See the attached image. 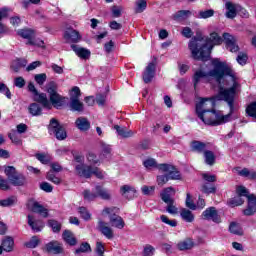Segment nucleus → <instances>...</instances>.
Masks as SVG:
<instances>
[{
    "label": "nucleus",
    "instance_id": "obj_1",
    "mask_svg": "<svg viewBox=\"0 0 256 256\" xmlns=\"http://www.w3.org/2000/svg\"><path fill=\"white\" fill-rule=\"evenodd\" d=\"M237 94V88L230 87L228 89H221L218 91L217 99L219 101H225L230 111L227 115L221 114L215 110V100L213 99H201L196 104V114L205 125H212L217 127L231 121V115H233L237 108L235 107V95Z\"/></svg>",
    "mask_w": 256,
    "mask_h": 256
},
{
    "label": "nucleus",
    "instance_id": "obj_2",
    "mask_svg": "<svg viewBox=\"0 0 256 256\" xmlns=\"http://www.w3.org/2000/svg\"><path fill=\"white\" fill-rule=\"evenodd\" d=\"M213 69L209 72H205L203 70H197L194 73L193 76V83L195 89L197 88V85L201 82L202 79H205V77H213L215 79L216 83L218 84V89L221 91V89H225L226 87L231 85V87L237 88L239 87V83L237 82V78L235 77V72L227 64V62H221L219 59H213L212 60Z\"/></svg>",
    "mask_w": 256,
    "mask_h": 256
},
{
    "label": "nucleus",
    "instance_id": "obj_3",
    "mask_svg": "<svg viewBox=\"0 0 256 256\" xmlns=\"http://www.w3.org/2000/svg\"><path fill=\"white\" fill-rule=\"evenodd\" d=\"M222 43L223 38H221L217 32H213L210 34V37L206 42H203L201 39L192 38L188 47L192 53L193 59H196V61H209V57H211V50L215 45H221Z\"/></svg>",
    "mask_w": 256,
    "mask_h": 256
},
{
    "label": "nucleus",
    "instance_id": "obj_4",
    "mask_svg": "<svg viewBox=\"0 0 256 256\" xmlns=\"http://www.w3.org/2000/svg\"><path fill=\"white\" fill-rule=\"evenodd\" d=\"M74 160L76 161L75 171L79 177H85V179H90L91 175H95L98 179H103V172L97 167L91 165H86L84 163L85 158L81 155H75Z\"/></svg>",
    "mask_w": 256,
    "mask_h": 256
},
{
    "label": "nucleus",
    "instance_id": "obj_5",
    "mask_svg": "<svg viewBox=\"0 0 256 256\" xmlns=\"http://www.w3.org/2000/svg\"><path fill=\"white\" fill-rule=\"evenodd\" d=\"M57 89L59 86L55 82H50L47 85V93L49 95L48 103L50 106L42 105L44 109H61L67 103V97L62 96L61 94L57 93Z\"/></svg>",
    "mask_w": 256,
    "mask_h": 256
},
{
    "label": "nucleus",
    "instance_id": "obj_6",
    "mask_svg": "<svg viewBox=\"0 0 256 256\" xmlns=\"http://www.w3.org/2000/svg\"><path fill=\"white\" fill-rule=\"evenodd\" d=\"M6 177H8V181L14 187H23L25 183H27V178L23 174H19L17 169L14 166H7L4 170Z\"/></svg>",
    "mask_w": 256,
    "mask_h": 256
},
{
    "label": "nucleus",
    "instance_id": "obj_7",
    "mask_svg": "<svg viewBox=\"0 0 256 256\" xmlns=\"http://www.w3.org/2000/svg\"><path fill=\"white\" fill-rule=\"evenodd\" d=\"M83 195L85 201H95L97 197L104 200L111 199V194L101 186H96L93 192L91 190H84Z\"/></svg>",
    "mask_w": 256,
    "mask_h": 256
},
{
    "label": "nucleus",
    "instance_id": "obj_8",
    "mask_svg": "<svg viewBox=\"0 0 256 256\" xmlns=\"http://www.w3.org/2000/svg\"><path fill=\"white\" fill-rule=\"evenodd\" d=\"M48 131L50 135H54L58 141H64V139H67V131H65V128L55 118L50 120Z\"/></svg>",
    "mask_w": 256,
    "mask_h": 256
},
{
    "label": "nucleus",
    "instance_id": "obj_9",
    "mask_svg": "<svg viewBox=\"0 0 256 256\" xmlns=\"http://www.w3.org/2000/svg\"><path fill=\"white\" fill-rule=\"evenodd\" d=\"M159 171H162V173H168V179H172L174 181H179L181 179V172L179 170L170 164H159L158 166Z\"/></svg>",
    "mask_w": 256,
    "mask_h": 256
},
{
    "label": "nucleus",
    "instance_id": "obj_10",
    "mask_svg": "<svg viewBox=\"0 0 256 256\" xmlns=\"http://www.w3.org/2000/svg\"><path fill=\"white\" fill-rule=\"evenodd\" d=\"M28 91H30V93H33L34 101H36V103H40V105H45L46 107L50 106L47 94L39 93V91H37V88H35V84H33V82H29Z\"/></svg>",
    "mask_w": 256,
    "mask_h": 256
},
{
    "label": "nucleus",
    "instance_id": "obj_11",
    "mask_svg": "<svg viewBox=\"0 0 256 256\" xmlns=\"http://www.w3.org/2000/svg\"><path fill=\"white\" fill-rule=\"evenodd\" d=\"M224 41L226 44V49L231 53L239 52V45L237 44V38L229 33L223 34Z\"/></svg>",
    "mask_w": 256,
    "mask_h": 256
},
{
    "label": "nucleus",
    "instance_id": "obj_12",
    "mask_svg": "<svg viewBox=\"0 0 256 256\" xmlns=\"http://www.w3.org/2000/svg\"><path fill=\"white\" fill-rule=\"evenodd\" d=\"M44 251L50 255H61L63 253V244L53 240L44 246Z\"/></svg>",
    "mask_w": 256,
    "mask_h": 256
},
{
    "label": "nucleus",
    "instance_id": "obj_13",
    "mask_svg": "<svg viewBox=\"0 0 256 256\" xmlns=\"http://www.w3.org/2000/svg\"><path fill=\"white\" fill-rule=\"evenodd\" d=\"M202 219L206 221H213L214 223H220L221 217L219 216V212H217V208L209 207L202 213Z\"/></svg>",
    "mask_w": 256,
    "mask_h": 256
},
{
    "label": "nucleus",
    "instance_id": "obj_14",
    "mask_svg": "<svg viewBox=\"0 0 256 256\" xmlns=\"http://www.w3.org/2000/svg\"><path fill=\"white\" fill-rule=\"evenodd\" d=\"M256 213V196L251 194L248 196V206L243 210V214L246 217H251V215H255Z\"/></svg>",
    "mask_w": 256,
    "mask_h": 256
},
{
    "label": "nucleus",
    "instance_id": "obj_15",
    "mask_svg": "<svg viewBox=\"0 0 256 256\" xmlns=\"http://www.w3.org/2000/svg\"><path fill=\"white\" fill-rule=\"evenodd\" d=\"M64 39L70 43H79L81 41V34H79V31L69 28L65 31Z\"/></svg>",
    "mask_w": 256,
    "mask_h": 256
},
{
    "label": "nucleus",
    "instance_id": "obj_16",
    "mask_svg": "<svg viewBox=\"0 0 256 256\" xmlns=\"http://www.w3.org/2000/svg\"><path fill=\"white\" fill-rule=\"evenodd\" d=\"M175 193L177 191L173 187H167L165 188L161 193V199L164 201V203H175V200L173 197H175Z\"/></svg>",
    "mask_w": 256,
    "mask_h": 256
},
{
    "label": "nucleus",
    "instance_id": "obj_17",
    "mask_svg": "<svg viewBox=\"0 0 256 256\" xmlns=\"http://www.w3.org/2000/svg\"><path fill=\"white\" fill-rule=\"evenodd\" d=\"M153 77H155V63L150 62L147 65L142 78L144 83H151V81H153Z\"/></svg>",
    "mask_w": 256,
    "mask_h": 256
},
{
    "label": "nucleus",
    "instance_id": "obj_18",
    "mask_svg": "<svg viewBox=\"0 0 256 256\" xmlns=\"http://www.w3.org/2000/svg\"><path fill=\"white\" fill-rule=\"evenodd\" d=\"M225 7L227 9V19H235V17H237V12L239 11V9H241V6H239L238 4H233V2H226Z\"/></svg>",
    "mask_w": 256,
    "mask_h": 256
},
{
    "label": "nucleus",
    "instance_id": "obj_19",
    "mask_svg": "<svg viewBox=\"0 0 256 256\" xmlns=\"http://www.w3.org/2000/svg\"><path fill=\"white\" fill-rule=\"evenodd\" d=\"M98 230L106 239H113V229L111 227H108L107 222H103V220H100L98 222Z\"/></svg>",
    "mask_w": 256,
    "mask_h": 256
},
{
    "label": "nucleus",
    "instance_id": "obj_20",
    "mask_svg": "<svg viewBox=\"0 0 256 256\" xmlns=\"http://www.w3.org/2000/svg\"><path fill=\"white\" fill-rule=\"evenodd\" d=\"M71 49L80 57V59H89V57H91V51L80 47L79 45L72 44Z\"/></svg>",
    "mask_w": 256,
    "mask_h": 256
},
{
    "label": "nucleus",
    "instance_id": "obj_21",
    "mask_svg": "<svg viewBox=\"0 0 256 256\" xmlns=\"http://www.w3.org/2000/svg\"><path fill=\"white\" fill-rule=\"evenodd\" d=\"M28 225L35 233H39L44 227L43 221L35 220V217L31 215H28Z\"/></svg>",
    "mask_w": 256,
    "mask_h": 256
},
{
    "label": "nucleus",
    "instance_id": "obj_22",
    "mask_svg": "<svg viewBox=\"0 0 256 256\" xmlns=\"http://www.w3.org/2000/svg\"><path fill=\"white\" fill-rule=\"evenodd\" d=\"M75 125L80 131H89V129H91V122L85 117H78L75 121Z\"/></svg>",
    "mask_w": 256,
    "mask_h": 256
},
{
    "label": "nucleus",
    "instance_id": "obj_23",
    "mask_svg": "<svg viewBox=\"0 0 256 256\" xmlns=\"http://www.w3.org/2000/svg\"><path fill=\"white\" fill-rule=\"evenodd\" d=\"M69 107L71 111H77L78 113H83V111H85V105L83 102L79 101V98L72 97V99H70Z\"/></svg>",
    "mask_w": 256,
    "mask_h": 256
},
{
    "label": "nucleus",
    "instance_id": "obj_24",
    "mask_svg": "<svg viewBox=\"0 0 256 256\" xmlns=\"http://www.w3.org/2000/svg\"><path fill=\"white\" fill-rule=\"evenodd\" d=\"M114 129L116 130V133H118L119 137H122L123 139H128L129 137H133V135H135V132L127 129V127L115 125Z\"/></svg>",
    "mask_w": 256,
    "mask_h": 256
},
{
    "label": "nucleus",
    "instance_id": "obj_25",
    "mask_svg": "<svg viewBox=\"0 0 256 256\" xmlns=\"http://www.w3.org/2000/svg\"><path fill=\"white\" fill-rule=\"evenodd\" d=\"M31 211L33 213H38L42 217H49V212L47 208L43 207V205L39 204V202H33Z\"/></svg>",
    "mask_w": 256,
    "mask_h": 256
},
{
    "label": "nucleus",
    "instance_id": "obj_26",
    "mask_svg": "<svg viewBox=\"0 0 256 256\" xmlns=\"http://www.w3.org/2000/svg\"><path fill=\"white\" fill-rule=\"evenodd\" d=\"M110 223L111 226L116 227V229H123V227H125V221L117 214L110 215Z\"/></svg>",
    "mask_w": 256,
    "mask_h": 256
},
{
    "label": "nucleus",
    "instance_id": "obj_27",
    "mask_svg": "<svg viewBox=\"0 0 256 256\" xmlns=\"http://www.w3.org/2000/svg\"><path fill=\"white\" fill-rule=\"evenodd\" d=\"M13 247H15V240L11 236H6L2 240V248L6 253H11L13 251Z\"/></svg>",
    "mask_w": 256,
    "mask_h": 256
},
{
    "label": "nucleus",
    "instance_id": "obj_28",
    "mask_svg": "<svg viewBox=\"0 0 256 256\" xmlns=\"http://www.w3.org/2000/svg\"><path fill=\"white\" fill-rule=\"evenodd\" d=\"M177 247L179 251H189L192 247H195V242H193V239L186 238L183 241H180L177 244Z\"/></svg>",
    "mask_w": 256,
    "mask_h": 256
},
{
    "label": "nucleus",
    "instance_id": "obj_29",
    "mask_svg": "<svg viewBox=\"0 0 256 256\" xmlns=\"http://www.w3.org/2000/svg\"><path fill=\"white\" fill-rule=\"evenodd\" d=\"M190 147L192 151L196 153H205V149H207V144H205V142L194 140L191 142Z\"/></svg>",
    "mask_w": 256,
    "mask_h": 256
},
{
    "label": "nucleus",
    "instance_id": "obj_30",
    "mask_svg": "<svg viewBox=\"0 0 256 256\" xmlns=\"http://www.w3.org/2000/svg\"><path fill=\"white\" fill-rule=\"evenodd\" d=\"M64 241L71 245L72 247L77 245V238H75V234L69 230H65L62 235Z\"/></svg>",
    "mask_w": 256,
    "mask_h": 256
},
{
    "label": "nucleus",
    "instance_id": "obj_31",
    "mask_svg": "<svg viewBox=\"0 0 256 256\" xmlns=\"http://www.w3.org/2000/svg\"><path fill=\"white\" fill-rule=\"evenodd\" d=\"M28 111L33 117H39L40 115H43V108H41V105H39L38 103L30 104L28 107Z\"/></svg>",
    "mask_w": 256,
    "mask_h": 256
},
{
    "label": "nucleus",
    "instance_id": "obj_32",
    "mask_svg": "<svg viewBox=\"0 0 256 256\" xmlns=\"http://www.w3.org/2000/svg\"><path fill=\"white\" fill-rule=\"evenodd\" d=\"M180 217H182L183 221H186V223H193L195 221V215H193V212L186 208L181 210Z\"/></svg>",
    "mask_w": 256,
    "mask_h": 256
},
{
    "label": "nucleus",
    "instance_id": "obj_33",
    "mask_svg": "<svg viewBox=\"0 0 256 256\" xmlns=\"http://www.w3.org/2000/svg\"><path fill=\"white\" fill-rule=\"evenodd\" d=\"M189 15H191V11L189 10H180L177 13L173 15L174 21H177L178 23H181V21H185L189 18Z\"/></svg>",
    "mask_w": 256,
    "mask_h": 256
},
{
    "label": "nucleus",
    "instance_id": "obj_34",
    "mask_svg": "<svg viewBox=\"0 0 256 256\" xmlns=\"http://www.w3.org/2000/svg\"><path fill=\"white\" fill-rule=\"evenodd\" d=\"M23 67H27V60L25 59H16L11 65V69L14 73H19Z\"/></svg>",
    "mask_w": 256,
    "mask_h": 256
},
{
    "label": "nucleus",
    "instance_id": "obj_35",
    "mask_svg": "<svg viewBox=\"0 0 256 256\" xmlns=\"http://www.w3.org/2000/svg\"><path fill=\"white\" fill-rule=\"evenodd\" d=\"M204 159H205L206 165H210V166L215 165V153H213V151L211 150L204 151Z\"/></svg>",
    "mask_w": 256,
    "mask_h": 256
},
{
    "label": "nucleus",
    "instance_id": "obj_36",
    "mask_svg": "<svg viewBox=\"0 0 256 256\" xmlns=\"http://www.w3.org/2000/svg\"><path fill=\"white\" fill-rule=\"evenodd\" d=\"M245 203V200H243V198L239 195L230 198L227 201V205H229V207H239V205H243Z\"/></svg>",
    "mask_w": 256,
    "mask_h": 256
},
{
    "label": "nucleus",
    "instance_id": "obj_37",
    "mask_svg": "<svg viewBox=\"0 0 256 256\" xmlns=\"http://www.w3.org/2000/svg\"><path fill=\"white\" fill-rule=\"evenodd\" d=\"M91 245L87 242H83L78 249L75 250V255H81V253H91Z\"/></svg>",
    "mask_w": 256,
    "mask_h": 256
},
{
    "label": "nucleus",
    "instance_id": "obj_38",
    "mask_svg": "<svg viewBox=\"0 0 256 256\" xmlns=\"http://www.w3.org/2000/svg\"><path fill=\"white\" fill-rule=\"evenodd\" d=\"M230 233H233V235H243V229L238 223L232 222L229 226Z\"/></svg>",
    "mask_w": 256,
    "mask_h": 256
},
{
    "label": "nucleus",
    "instance_id": "obj_39",
    "mask_svg": "<svg viewBox=\"0 0 256 256\" xmlns=\"http://www.w3.org/2000/svg\"><path fill=\"white\" fill-rule=\"evenodd\" d=\"M18 35L20 37H23V39H31V37L35 35V31L29 28L21 29V30H18Z\"/></svg>",
    "mask_w": 256,
    "mask_h": 256
},
{
    "label": "nucleus",
    "instance_id": "obj_40",
    "mask_svg": "<svg viewBox=\"0 0 256 256\" xmlns=\"http://www.w3.org/2000/svg\"><path fill=\"white\" fill-rule=\"evenodd\" d=\"M143 165L146 169H153V167L159 169V164H157V161L154 158H148L144 160Z\"/></svg>",
    "mask_w": 256,
    "mask_h": 256
},
{
    "label": "nucleus",
    "instance_id": "obj_41",
    "mask_svg": "<svg viewBox=\"0 0 256 256\" xmlns=\"http://www.w3.org/2000/svg\"><path fill=\"white\" fill-rule=\"evenodd\" d=\"M236 193H237L238 197H247V199H249V197H251V194H249V190H247V188H245V186H237Z\"/></svg>",
    "mask_w": 256,
    "mask_h": 256
},
{
    "label": "nucleus",
    "instance_id": "obj_42",
    "mask_svg": "<svg viewBox=\"0 0 256 256\" xmlns=\"http://www.w3.org/2000/svg\"><path fill=\"white\" fill-rule=\"evenodd\" d=\"M214 15H215V10L209 9V10L200 11L198 13V18L199 19H209V17H213Z\"/></svg>",
    "mask_w": 256,
    "mask_h": 256
},
{
    "label": "nucleus",
    "instance_id": "obj_43",
    "mask_svg": "<svg viewBox=\"0 0 256 256\" xmlns=\"http://www.w3.org/2000/svg\"><path fill=\"white\" fill-rule=\"evenodd\" d=\"M147 9V1L146 0H137L136 1V9L137 13H143Z\"/></svg>",
    "mask_w": 256,
    "mask_h": 256
},
{
    "label": "nucleus",
    "instance_id": "obj_44",
    "mask_svg": "<svg viewBox=\"0 0 256 256\" xmlns=\"http://www.w3.org/2000/svg\"><path fill=\"white\" fill-rule=\"evenodd\" d=\"M40 243V240L37 236H33L30 241L25 243V247H27L28 249H35V247H37Z\"/></svg>",
    "mask_w": 256,
    "mask_h": 256
},
{
    "label": "nucleus",
    "instance_id": "obj_45",
    "mask_svg": "<svg viewBox=\"0 0 256 256\" xmlns=\"http://www.w3.org/2000/svg\"><path fill=\"white\" fill-rule=\"evenodd\" d=\"M46 179L48 181H51L52 183H54V185H60L61 184V178L55 176V174L53 173V171H49L46 175Z\"/></svg>",
    "mask_w": 256,
    "mask_h": 256
},
{
    "label": "nucleus",
    "instance_id": "obj_46",
    "mask_svg": "<svg viewBox=\"0 0 256 256\" xmlns=\"http://www.w3.org/2000/svg\"><path fill=\"white\" fill-rule=\"evenodd\" d=\"M246 113L249 115V117L256 119V102H252L250 105H248L246 108Z\"/></svg>",
    "mask_w": 256,
    "mask_h": 256
},
{
    "label": "nucleus",
    "instance_id": "obj_47",
    "mask_svg": "<svg viewBox=\"0 0 256 256\" xmlns=\"http://www.w3.org/2000/svg\"><path fill=\"white\" fill-rule=\"evenodd\" d=\"M9 139L12 141V143H14V145H22V141L21 138L19 137V135H17L16 131H12L9 134Z\"/></svg>",
    "mask_w": 256,
    "mask_h": 256
},
{
    "label": "nucleus",
    "instance_id": "obj_48",
    "mask_svg": "<svg viewBox=\"0 0 256 256\" xmlns=\"http://www.w3.org/2000/svg\"><path fill=\"white\" fill-rule=\"evenodd\" d=\"M215 191H216V188H215V185L213 184L204 183L202 185V193L209 194V193H215Z\"/></svg>",
    "mask_w": 256,
    "mask_h": 256
},
{
    "label": "nucleus",
    "instance_id": "obj_49",
    "mask_svg": "<svg viewBox=\"0 0 256 256\" xmlns=\"http://www.w3.org/2000/svg\"><path fill=\"white\" fill-rule=\"evenodd\" d=\"M36 159H38V161H40V163H42L43 165H47L50 163L51 159L49 158V156H47L46 154L43 153H38L35 155Z\"/></svg>",
    "mask_w": 256,
    "mask_h": 256
},
{
    "label": "nucleus",
    "instance_id": "obj_50",
    "mask_svg": "<svg viewBox=\"0 0 256 256\" xmlns=\"http://www.w3.org/2000/svg\"><path fill=\"white\" fill-rule=\"evenodd\" d=\"M49 227L53 230L54 233H59L61 231V223L55 220H49L48 221Z\"/></svg>",
    "mask_w": 256,
    "mask_h": 256
},
{
    "label": "nucleus",
    "instance_id": "obj_51",
    "mask_svg": "<svg viewBox=\"0 0 256 256\" xmlns=\"http://www.w3.org/2000/svg\"><path fill=\"white\" fill-rule=\"evenodd\" d=\"M120 193L123 197H129L130 193H135V190L129 185H124L120 188Z\"/></svg>",
    "mask_w": 256,
    "mask_h": 256
},
{
    "label": "nucleus",
    "instance_id": "obj_52",
    "mask_svg": "<svg viewBox=\"0 0 256 256\" xmlns=\"http://www.w3.org/2000/svg\"><path fill=\"white\" fill-rule=\"evenodd\" d=\"M160 219L162 223L169 225L170 227H177V220H170L166 215H161Z\"/></svg>",
    "mask_w": 256,
    "mask_h": 256
},
{
    "label": "nucleus",
    "instance_id": "obj_53",
    "mask_svg": "<svg viewBox=\"0 0 256 256\" xmlns=\"http://www.w3.org/2000/svg\"><path fill=\"white\" fill-rule=\"evenodd\" d=\"M249 59V57L247 56V54L243 53V52H239L236 61L237 63H239V65H247V60Z\"/></svg>",
    "mask_w": 256,
    "mask_h": 256
},
{
    "label": "nucleus",
    "instance_id": "obj_54",
    "mask_svg": "<svg viewBox=\"0 0 256 256\" xmlns=\"http://www.w3.org/2000/svg\"><path fill=\"white\" fill-rule=\"evenodd\" d=\"M186 207H188V209H191V211H196L197 209V205L195 204V202H193V200L191 199V194L187 193L186 196Z\"/></svg>",
    "mask_w": 256,
    "mask_h": 256
},
{
    "label": "nucleus",
    "instance_id": "obj_55",
    "mask_svg": "<svg viewBox=\"0 0 256 256\" xmlns=\"http://www.w3.org/2000/svg\"><path fill=\"white\" fill-rule=\"evenodd\" d=\"M153 255H155V247H153L151 244H147L146 246H144L143 256Z\"/></svg>",
    "mask_w": 256,
    "mask_h": 256
},
{
    "label": "nucleus",
    "instance_id": "obj_56",
    "mask_svg": "<svg viewBox=\"0 0 256 256\" xmlns=\"http://www.w3.org/2000/svg\"><path fill=\"white\" fill-rule=\"evenodd\" d=\"M167 207L166 211L167 213H170V215H177L178 209L175 207V202H166Z\"/></svg>",
    "mask_w": 256,
    "mask_h": 256
},
{
    "label": "nucleus",
    "instance_id": "obj_57",
    "mask_svg": "<svg viewBox=\"0 0 256 256\" xmlns=\"http://www.w3.org/2000/svg\"><path fill=\"white\" fill-rule=\"evenodd\" d=\"M34 79L38 85H44L45 81H47V74L41 73V74H36L34 76Z\"/></svg>",
    "mask_w": 256,
    "mask_h": 256
},
{
    "label": "nucleus",
    "instance_id": "obj_58",
    "mask_svg": "<svg viewBox=\"0 0 256 256\" xmlns=\"http://www.w3.org/2000/svg\"><path fill=\"white\" fill-rule=\"evenodd\" d=\"M0 189L2 191H9L11 189V186H9V181L3 176H0Z\"/></svg>",
    "mask_w": 256,
    "mask_h": 256
},
{
    "label": "nucleus",
    "instance_id": "obj_59",
    "mask_svg": "<svg viewBox=\"0 0 256 256\" xmlns=\"http://www.w3.org/2000/svg\"><path fill=\"white\" fill-rule=\"evenodd\" d=\"M79 213H80L82 219H84L85 221H89V219H91V214L89 213V211H87V208L80 207Z\"/></svg>",
    "mask_w": 256,
    "mask_h": 256
},
{
    "label": "nucleus",
    "instance_id": "obj_60",
    "mask_svg": "<svg viewBox=\"0 0 256 256\" xmlns=\"http://www.w3.org/2000/svg\"><path fill=\"white\" fill-rule=\"evenodd\" d=\"M121 11H123V7H121V6H112V8H111L112 17H115V18L121 17Z\"/></svg>",
    "mask_w": 256,
    "mask_h": 256
},
{
    "label": "nucleus",
    "instance_id": "obj_61",
    "mask_svg": "<svg viewBox=\"0 0 256 256\" xmlns=\"http://www.w3.org/2000/svg\"><path fill=\"white\" fill-rule=\"evenodd\" d=\"M72 97H75L76 99H79L81 97V89H79V87L74 86L71 91H70V99H72Z\"/></svg>",
    "mask_w": 256,
    "mask_h": 256
},
{
    "label": "nucleus",
    "instance_id": "obj_62",
    "mask_svg": "<svg viewBox=\"0 0 256 256\" xmlns=\"http://www.w3.org/2000/svg\"><path fill=\"white\" fill-rule=\"evenodd\" d=\"M95 252L99 256H103L105 254V246L102 242H96Z\"/></svg>",
    "mask_w": 256,
    "mask_h": 256
},
{
    "label": "nucleus",
    "instance_id": "obj_63",
    "mask_svg": "<svg viewBox=\"0 0 256 256\" xmlns=\"http://www.w3.org/2000/svg\"><path fill=\"white\" fill-rule=\"evenodd\" d=\"M14 85L15 87H18V89H23V87H25V79L21 76L16 77L14 79Z\"/></svg>",
    "mask_w": 256,
    "mask_h": 256
},
{
    "label": "nucleus",
    "instance_id": "obj_64",
    "mask_svg": "<svg viewBox=\"0 0 256 256\" xmlns=\"http://www.w3.org/2000/svg\"><path fill=\"white\" fill-rule=\"evenodd\" d=\"M0 93H4L8 99H11V91L4 83L0 84Z\"/></svg>",
    "mask_w": 256,
    "mask_h": 256
}]
</instances>
